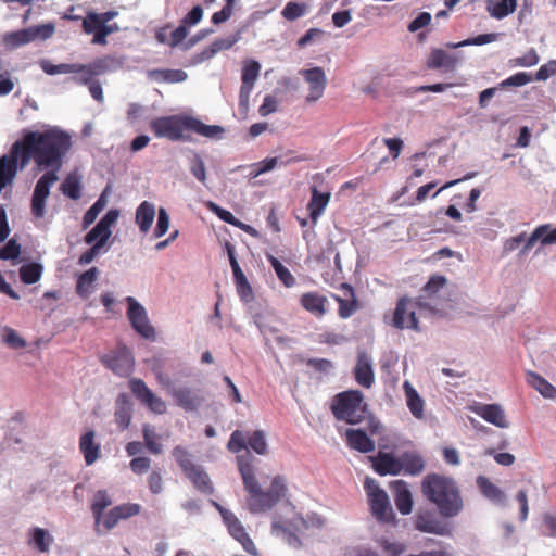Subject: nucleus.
<instances>
[{
    "label": "nucleus",
    "instance_id": "nucleus-19",
    "mask_svg": "<svg viewBox=\"0 0 556 556\" xmlns=\"http://www.w3.org/2000/svg\"><path fill=\"white\" fill-rule=\"evenodd\" d=\"M460 60L462 55L459 53H448L442 49H433L427 60V66L430 70L451 72Z\"/></svg>",
    "mask_w": 556,
    "mask_h": 556
},
{
    "label": "nucleus",
    "instance_id": "nucleus-11",
    "mask_svg": "<svg viewBox=\"0 0 556 556\" xmlns=\"http://www.w3.org/2000/svg\"><path fill=\"white\" fill-rule=\"evenodd\" d=\"M446 278L444 276H432L421 290L417 304L419 315L432 314L438 311L440 302L438 292L445 286Z\"/></svg>",
    "mask_w": 556,
    "mask_h": 556
},
{
    "label": "nucleus",
    "instance_id": "nucleus-38",
    "mask_svg": "<svg viewBox=\"0 0 556 556\" xmlns=\"http://www.w3.org/2000/svg\"><path fill=\"white\" fill-rule=\"evenodd\" d=\"M148 77L156 83L176 84L185 81L188 75L182 70H151Z\"/></svg>",
    "mask_w": 556,
    "mask_h": 556
},
{
    "label": "nucleus",
    "instance_id": "nucleus-63",
    "mask_svg": "<svg viewBox=\"0 0 556 556\" xmlns=\"http://www.w3.org/2000/svg\"><path fill=\"white\" fill-rule=\"evenodd\" d=\"M227 448L231 453H239L242 450L247 448V435L240 431L235 430L229 438V441L227 443Z\"/></svg>",
    "mask_w": 556,
    "mask_h": 556
},
{
    "label": "nucleus",
    "instance_id": "nucleus-2",
    "mask_svg": "<svg viewBox=\"0 0 556 556\" xmlns=\"http://www.w3.org/2000/svg\"><path fill=\"white\" fill-rule=\"evenodd\" d=\"M72 148L71 136L56 126L42 125L37 129V170L58 176L63 159Z\"/></svg>",
    "mask_w": 556,
    "mask_h": 556
},
{
    "label": "nucleus",
    "instance_id": "nucleus-44",
    "mask_svg": "<svg viewBox=\"0 0 556 556\" xmlns=\"http://www.w3.org/2000/svg\"><path fill=\"white\" fill-rule=\"evenodd\" d=\"M111 505H112V498L108 494L106 491L99 490L96 492V494L93 496V501L91 503V510L93 513L97 527H99V525H100V521L102 518V513L104 511V509L106 507H109ZM97 530L99 531V528H97Z\"/></svg>",
    "mask_w": 556,
    "mask_h": 556
},
{
    "label": "nucleus",
    "instance_id": "nucleus-57",
    "mask_svg": "<svg viewBox=\"0 0 556 556\" xmlns=\"http://www.w3.org/2000/svg\"><path fill=\"white\" fill-rule=\"evenodd\" d=\"M307 12V5L299 2H288L281 14L288 21H294Z\"/></svg>",
    "mask_w": 556,
    "mask_h": 556
},
{
    "label": "nucleus",
    "instance_id": "nucleus-32",
    "mask_svg": "<svg viewBox=\"0 0 556 556\" xmlns=\"http://www.w3.org/2000/svg\"><path fill=\"white\" fill-rule=\"evenodd\" d=\"M58 179L59 176H54L53 173H46L37 181V218L43 215L45 200Z\"/></svg>",
    "mask_w": 556,
    "mask_h": 556
},
{
    "label": "nucleus",
    "instance_id": "nucleus-8",
    "mask_svg": "<svg viewBox=\"0 0 556 556\" xmlns=\"http://www.w3.org/2000/svg\"><path fill=\"white\" fill-rule=\"evenodd\" d=\"M188 115H169L153 118L150 129L156 138H165L169 141L189 140L185 136Z\"/></svg>",
    "mask_w": 556,
    "mask_h": 556
},
{
    "label": "nucleus",
    "instance_id": "nucleus-33",
    "mask_svg": "<svg viewBox=\"0 0 556 556\" xmlns=\"http://www.w3.org/2000/svg\"><path fill=\"white\" fill-rule=\"evenodd\" d=\"M131 412L132 405L129 396L125 393L119 394L116 400V410L114 416L116 424L122 430L129 427L131 421Z\"/></svg>",
    "mask_w": 556,
    "mask_h": 556
},
{
    "label": "nucleus",
    "instance_id": "nucleus-7",
    "mask_svg": "<svg viewBox=\"0 0 556 556\" xmlns=\"http://www.w3.org/2000/svg\"><path fill=\"white\" fill-rule=\"evenodd\" d=\"M364 489L368 496L371 515L380 522L393 523L395 514L387 492L379 486L374 478L369 477H366L364 481Z\"/></svg>",
    "mask_w": 556,
    "mask_h": 556
},
{
    "label": "nucleus",
    "instance_id": "nucleus-21",
    "mask_svg": "<svg viewBox=\"0 0 556 556\" xmlns=\"http://www.w3.org/2000/svg\"><path fill=\"white\" fill-rule=\"evenodd\" d=\"M170 395L175 403L186 412H195L203 401L188 387L172 388Z\"/></svg>",
    "mask_w": 556,
    "mask_h": 556
},
{
    "label": "nucleus",
    "instance_id": "nucleus-10",
    "mask_svg": "<svg viewBox=\"0 0 556 556\" xmlns=\"http://www.w3.org/2000/svg\"><path fill=\"white\" fill-rule=\"evenodd\" d=\"M125 302L127 304L126 315L132 329L142 338L154 340L155 330L150 323L148 312L144 306L134 296H126Z\"/></svg>",
    "mask_w": 556,
    "mask_h": 556
},
{
    "label": "nucleus",
    "instance_id": "nucleus-54",
    "mask_svg": "<svg viewBox=\"0 0 556 556\" xmlns=\"http://www.w3.org/2000/svg\"><path fill=\"white\" fill-rule=\"evenodd\" d=\"M106 205V199L104 194H101L99 199L86 211L83 216V228H88L94 223L98 215L103 211Z\"/></svg>",
    "mask_w": 556,
    "mask_h": 556
},
{
    "label": "nucleus",
    "instance_id": "nucleus-37",
    "mask_svg": "<svg viewBox=\"0 0 556 556\" xmlns=\"http://www.w3.org/2000/svg\"><path fill=\"white\" fill-rule=\"evenodd\" d=\"M99 269L91 267L81 275H79L76 283V292L84 299H87L94 290V282L98 279Z\"/></svg>",
    "mask_w": 556,
    "mask_h": 556
},
{
    "label": "nucleus",
    "instance_id": "nucleus-6",
    "mask_svg": "<svg viewBox=\"0 0 556 556\" xmlns=\"http://www.w3.org/2000/svg\"><path fill=\"white\" fill-rule=\"evenodd\" d=\"M323 523V519L316 514L308 515L306 518L296 516L292 520L282 523L275 519L271 525V532L274 535L282 538L291 547L299 548L302 543L298 533H302L303 530L309 527L320 528Z\"/></svg>",
    "mask_w": 556,
    "mask_h": 556
},
{
    "label": "nucleus",
    "instance_id": "nucleus-9",
    "mask_svg": "<svg viewBox=\"0 0 556 556\" xmlns=\"http://www.w3.org/2000/svg\"><path fill=\"white\" fill-rule=\"evenodd\" d=\"M40 67L48 75L77 74L76 76H74L70 79L79 85L89 86L90 83L94 81L93 77L97 76L91 71L90 64L61 63V64L54 65L48 60H41Z\"/></svg>",
    "mask_w": 556,
    "mask_h": 556
},
{
    "label": "nucleus",
    "instance_id": "nucleus-52",
    "mask_svg": "<svg viewBox=\"0 0 556 556\" xmlns=\"http://www.w3.org/2000/svg\"><path fill=\"white\" fill-rule=\"evenodd\" d=\"M344 288H346L352 295L351 300H343L338 295H333L334 300L339 303V316L343 319H346L351 317L356 311H357V301L354 299L353 295V289L348 286L343 285Z\"/></svg>",
    "mask_w": 556,
    "mask_h": 556
},
{
    "label": "nucleus",
    "instance_id": "nucleus-24",
    "mask_svg": "<svg viewBox=\"0 0 556 556\" xmlns=\"http://www.w3.org/2000/svg\"><path fill=\"white\" fill-rule=\"evenodd\" d=\"M394 490V502L397 510L402 515H408L413 508L412 493L407 488V483L402 480H396L391 483Z\"/></svg>",
    "mask_w": 556,
    "mask_h": 556
},
{
    "label": "nucleus",
    "instance_id": "nucleus-62",
    "mask_svg": "<svg viewBox=\"0 0 556 556\" xmlns=\"http://www.w3.org/2000/svg\"><path fill=\"white\" fill-rule=\"evenodd\" d=\"M532 81V76L526 72H519L500 83V88L521 87Z\"/></svg>",
    "mask_w": 556,
    "mask_h": 556
},
{
    "label": "nucleus",
    "instance_id": "nucleus-34",
    "mask_svg": "<svg viewBox=\"0 0 556 556\" xmlns=\"http://www.w3.org/2000/svg\"><path fill=\"white\" fill-rule=\"evenodd\" d=\"M403 390L409 412L415 418L421 419L424 417V400L408 380L404 381Z\"/></svg>",
    "mask_w": 556,
    "mask_h": 556
},
{
    "label": "nucleus",
    "instance_id": "nucleus-55",
    "mask_svg": "<svg viewBox=\"0 0 556 556\" xmlns=\"http://www.w3.org/2000/svg\"><path fill=\"white\" fill-rule=\"evenodd\" d=\"M291 161H285L282 157H267L258 163L252 165V167H256V174H265L270 170H274L277 167L287 166Z\"/></svg>",
    "mask_w": 556,
    "mask_h": 556
},
{
    "label": "nucleus",
    "instance_id": "nucleus-20",
    "mask_svg": "<svg viewBox=\"0 0 556 556\" xmlns=\"http://www.w3.org/2000/svg\"><path fill=\"white\" fill-rule=\"evenodd\" d=\"M372 358L364 351L357 355V363L354 368V376L356 382L364 387L370 388L375 381Z\"/></svg>",
    "mask_w": 556,
    "mask_h": 556
},
{
    "label": "nucleus",
    "instance_id": "nucleus-59",
    "mask_svg": "<svg viewBox=\"0 0 556 556\" xmlns=\"http://www.w3.org/2000/svg\"><path fill=\"white\" fill-rule=\"evenodd\" d=\"M207 207L211 212H213L214 214H216L223 222L227 223V224H230V225H233V226H237V227H241L243 228V225L240 220H238L233 214L220 206H218L216 203L214 202H208L207 203Z\"/></svg>",
    "mask_w": 556,
    "mask_h": 556
},
{
    "label": "nucleus",
    "instance_id": "nucleus-12",
    "mask_svg": "<svg viewBox=\"0 0 556 556\" xmlns=\"http://www.w3.org/2000/svg\"><path fill=\"white\" fill-rule=\"evenodd\" d=\"M261 64L256 60H245L242 65L241 87L239 93V108L247 112L249 109L250 94L258 78Z\"/></svg>",
    "mask_w": 556,
    "mask_h": 556
},
{
    "label": "nucleus",
    "instance_id": "nucleus-56",
    "mask_svg": "<svg viewBox=\"0 0 556 556\" xmlns=\"http://www.w3.org/2000/svg\"><path fill=\"white\" fill-rule=\"evenodd\" d=\"M540 58L535 49L531 48L523 55L509 60L511 67H531L539 63Z\"/></svg>",
    "mask_w": 556,
    "mask_h": 556
},
{
    "label": "nucleus",
    "instance_id": "nucleus-3",
    "mask_svg": "<svg viewBox=\"0 0 556 556\" xmlns=\"http://www.w3.org/2000/svg\"><path fill=\"white\" fill-rule=\"evenodd\" d=\"M421 489L424 495L437 506L441 516L452 518L462 511L463 498L453 478L428 475L422 480Z\"/></svg>",
    "mask_w": 556,
    "mask_h": 556
},
{
    "label": "nucleus",
    "instance_id": "nucleus-15",
    "mask_svg": "<svg viewBox=\"0 0 556 556\" xmlns=\"http://www.w3.org/2000/svg\"><path fill=\"white\" fill-rule=\"evenodd\" d=\"M417 313L419 314L417 300L401 299L393 316L394 327L418 330Z\"/></svg>",
    "mask_w": 556,
    "mask_h": 556
},
{
    "label": "nucleus",
    "instance_id": "nucleus-22",
    "mask_svg": "<svg viewBox=\"0 0 556 556\" xmlns=\"http://www.w3.org/2000/svg\"><path fill=\"white\" fill-rule=\"evenodd\" d=\"M372 463L375 471L380 476H396L401 473L400 456L396 457L391 453L379 452L372 459Z\"/></svg>",
    "mask_w": 556,
    "mask_h": 556
},
{
    "label": "nucleus",
    "instance_id": "nucleus-29",
    "mask_svg": "<svg viewBox=\"0 0 556 556\" xmlns=\"http://www.w3.org/2000/svg\"><path fill=\"white\" fill-rule=\"evenodd\" d=\"M401 473L418 476L425 469V460L417 452H404L400 455Z\"/></svg>",
    "mask_w": 556,
    "mask_h": 556
},
{
    "label": "nucleus",
    "instance_id": "nucleus-18",
    "mask_svg": "<svg viewBox=\"0 0 556 556\" xmlns=\"http://www.w3.org/2000/svg\"><path fill=\"white\" fill-rule=\"evenodd\" d=\"M471 410L485 421L505 429L509 427L504 409L498 404H477Z\"/></svg>",
    "mask_w": 556,
    "mask_h": 556
},
{
    "label": "nucleus",
    "instance_id": "nucleus-30",
    "mask_svg": "<svg viewBox=\"0 0 556 556\" xmlns=\"http://www.w3.org/2000/svg\"><path fill=\"white\" fill-rule=\"evenodd\" d=\"M35 40V27L5 33L2 36V45L7 49H16L23 45L29 43Z\"/></svg>",
    "mask_w": 556,
    "mask_h": 556
},
{
    "label": "nucleus",
    "instance_id": "nucleus-49",
    "mask_svg": "<svg viewBox=\"0 0 556 556\" xmlns=\"http://www.w3.org/2000/svg\"><path fill=\"white\" fill-rule=\"evenodd\" d=\"M223 521L235 540L238 541L247 534L241 521L230 510L223 511Z\"/></svg>",
    "mask_w": 556,
    "mask_h": 556
},
{
    "label": "nucleus",
    "instance_id": "nucleus-53",
    "mask_svg": "<svg viewBox=\"0 0 556 556\" xmlns=\"http://www.w3.org/2000/svg\"><path fill=\"white\" fill-rule=\"evenodd\" d=\"M104 26L103 21L100 18L99 13L88 12L83 20V29L88 35L97 37L102 31Z\"/></svg>",
    "mask_w": 556,
    "mask_h": 556
},
{
    "label": "nucleus",
    "instance_id": "nucleus-61",
    "mask_svg": "<svg viewBox=\"0 0 556 556\" xmlns=\"http://www.w3.org/2000/svg\"><path fill=\"white\" fill-rule=\"evenodd\" d=\"M241 39V31L238 30L236 34L225 38H217L212 42L213 53H218L222 50L230 49L235 43Z\"/></svg>",
    "mask_w": 556,
    "mask_h": 556
},
{
    "label": "nucleus",
    "instance_id": "nucleus-25",
    "mask_svg": "<svg viewBox=\"0 0 556 556\" xmlns=\"http://www.w3.org/2000/svg\"><path fill=\"white\" fill-rule=\"evenodd\" d=\"M126 58L123 55H104L89 63L91 71L97 76L106 73H114L123 68Z\"/></svg>",
    "mask_w": 556,
    "mask_h": 556
},
{
    "label": "nucleus",
    "instance_id": "nucleus-26",
    "mask_svg": "<svg viewBox=\"0 0 556 556\" xmlns=\"http://www.w3.org/2000/svg\"><path fill=\"white\" fill-rule=\"evenodd\" d=\"M156 214L155 204L150 201L141 202L136 208L135 223L139 227L140 232L148 233L154 222Z\"/></svg>",
    "mask_w": 556,
    "mask_h": 556
},
{
    "label": "nucleus",
    "instance_id": "nucleus-13",
    "mask_svg": "<svg viewBox=\"0 0 556 556\" xmlns=\"http://www.w3.org/2000/svg\"><path fill=\"white\" fill-rule=\"evenodd\" d=\"M129 388L136 399L151 412L162 415L166 413V403L155 395L142 379L132 378L129 380Z\"/></svg>",
    "mask_w": 556,
    "mask_h": 556
},
{
    "label": "nucleus",
    "instance_id": "nucleus-31",
    "mask_svg": "<svg viewBox=\"0 0 556 556\" xmlns=\"http://www.w3.org/2000/svg\"><path fill=\"white\" fill-rule=\"evenodd\" d=\"M94 431L90 430L83 434L79 440V450L87 466L92 465L99 458L100 445L94 442Z\"/></svg>",
    "mask_w": 556,
    "mask_h": 556
},
{
    "label": "nucleus",
    "instance_id": "nucleus-39",
    "mask_svg": "<svg viewBox=\"0 0 556 556\" xmlns=\"http://www.w3.org/2000/svg\"><path fill=\"white\" fill-rule=\"evenodd\" d=\"M192 482L193 486L204 494H212L214 491L212 481L202 466L198 465L194 469L186 475Z\"/></svg>",
    "mask_w": 556,
    "mask_h": 556
},
{
    "label": "nucleus",
    "instance_id": "nucleus-27",
    "mask_svg": "<svg viewBox=\"0 0 556 556\" xmlns=\"http://www.w3.org/2000/svg\"><path fill=\"white\" fill-rule=\"evenodd\" d=\"M187 130L195 132L202 137L207 139H222L225 129L218 125H206L200 119L188 116L187 119Z\"/></svg>",
    "mask_w": 556,
    "mask_h": 556
},
{
    "label": "nucleus",
    "instance_id": "nucleus-60",
    "mask_svg": "<svg viewBox=\"0 0 556 556\" xmlns=\"http://www.w3.org/2000/svg\"><path fill=\"white\" fill-rule=\"evenodd\" d=\"M191 174L202 184L206 182V168L202 157L194 153L192 159L190 160Z\"/></svg>",
    "mask_w": 556,
    "mask_h": 556
},
{
    "label": "nucleus",
    "instance_id": "nucleus-48",
    "mask_svg": "<svg viewBox=\"0 0 556 556\" xmlns=\"http://www.w3.org/2000/svg\"><path fill=\"white\" fill-rule=\"evenodd\" d=\"M247 446L258 455H266L268 452V444L265 432L263 430H255L251 434H248Z\"/></svg>",
    "mask_w": 556,
    "mask_h": 556
},
{
    "label": "nucleus",
    "instance_id": "nucleus-50",
    "mask_svg": "<svg viewBox=\"0 0 556 556\" xmlns=\"http://www.w3.org/2000/svg\"><path fill=\"white\" fill-rule=\"evenodd\" d=\"M500 37H501V34H498V33L482 34V35H478L473 38H469V39H466V40H463L459 42L447 43V47L452 48V49H456V48L466 47V46H482V45L494 42Z\"/></svg>",
    "mask_w": 556,
    "mask_h": 556
},
{
    "label": "nucleus",
    "instance_id": "nucleus-36",
    "mask_svg": "<svg viewBox=\"0 0 556 556\" xmlns=\"http://www.w3.org/2000/svg\"><path fill=\"white\" fill-rule=\"evenodd\" d=\"M330 200L329 193L319 192L315 187L312 190V198L307 205L309 211V217L312 219L313 228L317 224L319 216L325 211L328 202Z\"/></svg>",
    "mask_w": 556,
    "mask_h": 556
},
{
    "label": "nucleus",
    "instance_id": "nucleus-43",
    "mask_svg": "<svg viewBox=\"0 0 556 556\" xmlns=\"http://www.w3.org/2000/svg\"><path fill=\"white\" fill-rule=\"evenodd\" d=\"M416 529L426 533H434L439 535H447L450 534V529L439 522L435 519L429 518L424 515H419L416 518Z\"/></svg>",
    "mask_w": 556,
    "mask_h": 556
},
{
    "label": "nucleus",
    "instance_id": "nucleus-46",
    "mask_svg": "<svg viewBox=\"0 0 556 556\" xmlns=\"http://www.w3.org/2000/svg\"><path fill=\"white\" fill-rule=\"evenodd\" d=\"M172 455L185 475L198 466L193 462V456L180 445L173 448Z\"/></svg>",
    "mask_w": 556,
    "mask_h": 556
},
{
    "label": "nucleus",
    "instance_id": "nucleus-17",
    "mask_svg": "<svg viewBox=\"0 0 556 556\" xmlns=\"http://www.w3.org/2000/svg\"><path fill=\"white\" fill-rule=\"evenodd\" d=\"M300 74L309 86V92L306 96V102H316L319 100L327 86V77L321 67L315 66L309 70H301Z\"/></svg>",
    "mask_w": 556,
    "mask_h": 556
},
{
    "label": "nucleus",
    "instance_id": "nucleus-1",
    "mask_svg": "<svg viewBox=\"0 0 556 556\" xmlns=\"http://www.w3.org/2000/svg\"><path fill=\"white\" fill-rule=\"evenodd\" d=\"M252 456L247 453L237 456L238 469L241 475L243 485L249 493L247 501L249 510L252 514H262L271 509L287 494V484L281 476H276L267 491L262 490L257 482L253 465Z\"/></svg>",
    "mask_w": 556,
    "mask_h": 556
},
{
    "label": "nucleus",
    "instance_id": "nucleus-16",
    "mask_svg": "<svg viewBox=\"0 0 556 556\" xmlns=\"http://www.w3.org/2000/svg\"><path fill=\"white\" fill-rule=\"evenodd\" d=\"M101 361L108 368L121 377L128 376L132 371L135 364L132 354L126 348H121L114 353L102 356Z\"/></svg>",
    "mask_w": 556,
    "mask_h": 556
},
{
    "label": "nucleus",
    "instance_id": "nucleus-5",
    "mask_svg": "<svg viewBox=\"0 0 556 556\" xmlns=\"http://www.w3.org/2000/svg\"><path fill=\"white\" fill-rule=\"evenodd\" d=\"M331 409L338 420L351 425L359 424L366 415L363 393L358 390H349L337 394Z\"/></svg>",
    "mask_w": 556,
    "mask_h": 556
},
{
    "label": "nucleus",
    "instance_id": "nucleus-64",
    "mask_svg": "<svg viewBox=\"0 0 556 556\" xmlns=\"http://www.w3.org/2000/svg\"><path fill=\"white\" fill-rule=\"evenodd\" d=\"M379 545L388 556H400L406 547L403 543L396 541H390L388 539L379 540Z\"/></svg>",
    "mask_w": 556,
    "mask_h": 556
},
{
    "label": "nucleus",
    "instance_id": "nucleus-45",
    "mask_svg": "<svg viewBox=\"0 0 556 556\" xmlns=\"http://www.w3.org/2000/svg\"><path fill=\"white\" fill-rule=\"evenodd\" d=\"M62 192L72 200H78L81 195V178L76 173L67 175L61 186Z\"/></svg>",
    "mask_w": 556,
    "mask_h": 556
},
{
    "label": "nucleus",
    "instance_id": "nucleus-4",
    "mask_svg": "<svg viewBox=\"0 0 556 556\" xmlns=\"http://www.w3.org/2000/svg\"><path fill=\"white\" fill-rule=\"evenodd\" d=\"M35 157V131H29L23 140L13 143L10 152L0 157V192L11 184L18 167L23 168Z\"/></svg>",
    "mask_w": 556,
    "mask_h": 556
},
{
    "label": "nucleus",
    "instance_id": "nucleus-41",
    "mask_svg": "<svg viewBox=\"0 0 556 556\" xmlns=\"http://www.w3.org/2000/svg\"><path fill=\"white\" fill-rule=\"evenodd\" d=\"M527 382L529 386L534 388L542 396L546 399L556 397V388L540 375L533 371H528Z\"/></svg>",
    "mask_w": 556,
    "mask_h": 556
},
{
    "label": "nucleus",
    "instance_id": "nucleus-28",
    "mask_svg": "<svg viewBox=\"0 0 556 556\" xmlns=\"http://www.w3.org/2000/svg\"><path fill=\"white\" fill-rule=\"evenodd\" d=\"M348 445L361 453H369L375 450V442L367 433L359 429H348L345 432Z\"/></svg>",
    "mask_w": 556,
    "mask_h": 556
},
{
    "label": "nucleus",
    "instance_id": "nucleus-51",
    "mask_svg": "<svg viewBox=\"0 0 556 556\" xmlns=\"http://www.w3.org/2000/svg\"><path fill=\"white\" fill-rule=\"evenodd\" d=\"M1 340L8 348L13 350L26 346L25 339L16 330L8 326L2 328Z\"/></svg>",
    "mask_w": 556,
    "mask_h": 556
},
{
    "label": "nucleus",
    "instance_id": "nucleus-58",
    "mask_svg": "<svg viewBox=\"0 0 556 556\" xmlns=\"http://www.w3.org/2000/svg\"><path fill=\"white\" fill-rule=\"evenodd\" d=\"M170 218L167 211L164 207H160L157 211L156 226L153 231L154 238L163 237L169 229Z\"/></svg>",
    "mask_w": 556,
    "mask_h": 556
},
{
    "label": "nucleus",
    "instance_id": "nucleus-35",
    "mask_svg": "<svg viewBox=\"0 0 556 556\" xmlns=\"http://www.w3.org/2000/svg\"><path fill=\"white\" fill-rule=\"evenodd\" d=\"M477 485L480 489L483 496H485L488 500L492 501L497 505L504 506L506 504L505 493L493 482H491L489 478L484 476H479L477 478Z\"/></svg>",
    "mask_w": 556,
    "mask_h": 556
},
{
    "label": "nucleus",
    "instance_id": "nucleus-14",
    "mask_svg": "<svg viewBox=\"0 0 556 556\" xmlns=\"http://www.w3.org/2000/svg\"><path fill=\"white\" fill-rule=\"evenodd\" d=\"M118 216V210H109L96 224V226L85 236V243H96L105 247L108 240L112 235L111 228L117 222Z\"/></svg>",
    "mask_w": 556,
    "mask_h": 556
},
{
    "label": "nucleus",
    "instance_id": "nucleus-47",
    "mask_svg": "<svg viewBox=\"0 0 556 556\" xmlns=\"http://www.w3.org/2000/svg\"><path fill=\"white\" fill-rule=\"evenodd\" d=\"M142 437L144 445L152 454L159 455L163 452V445L159 442L160 435L155 432L151 425H143Z\"/></svg>",
    "mask_w": 556,
    "mask_h": 556
},
{
    "label": "nucleus",
    "instance_id": "nucleus-23",
    "mask_svg": "<svg viewBox=\"0 0 556 556\" xmlns=\"http://www.w3.org/2000/svg\"><path fill=\"white\" fill-rule=\"evenodd\" d=\"M300 303L305 311L315 317H323L328 312L327 298L318 294L317 292L303 293L301 295Z\"/></svg>",
    "mask_w": 556,
    "mask_h": 556
},
{
    "label": "nucleus",
    "instance_id": "nucleus-40",
    "mask_svg": "<svg viewBox=\"0 0 556 556\" xmlns=\"http://www.w3.org/2000/svg\"><path fill=\"white\" fill-rule=\"evenodd\" d=\"M516 8L517 0H489L486 11L493 18L503 20L515 12Z\"/></svg>",
    "mask_w": 556,
    "mask_h": 556
},
{
    "label": "nucleus",
    "instance_id": "nucleus-42",
    "mask_svg": "<svg viewBox=\"0 0 556 556\" xmlns=\"http://www.w3.org/2000/svg\"><path fill=\"white\" fill-rule=\"evenodd\" d=\"M231 269L240 299L245 303L251 302L253 300V291L242 269L240 268L239 263H235L233 268Z\"/></svg>",
    "mask_w": 556,
    "mask_h": 556
}]
</instances>
